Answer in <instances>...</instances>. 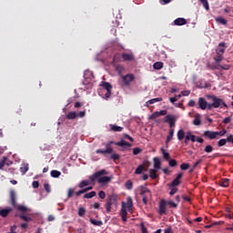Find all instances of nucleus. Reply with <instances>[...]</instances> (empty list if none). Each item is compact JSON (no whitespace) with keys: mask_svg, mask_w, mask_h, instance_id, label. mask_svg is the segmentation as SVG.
Masks as SVG:
<instances>
[{"mask_svg":"<svg viewBox=\"0 0 233 233\" xmlns=\"http://www.w3.org/2000/svg\"><path fill=\"white\" fill-rule=\"evenodd\" d=\"M122 59L124 61H134V55L128 54V53H123Z\"/></svg>","mask_w":233,"mask_h":233,"instance_id":"21","label":"nucleus"},{"mask_svg":"<svg viewBox=\"0 0 233 233\" xmlns=\"http://www.w3.org/2000/svg\"><path fill=\"white\" fill-rule=\"evenodd\" d=\"M126 188L127 190H132L133 187H134V183H132V180H127L125 184Z\"/></svg>","mask_w":233,"mask_h":233,"instance_id":"40","label":"nucleus"},{"mask_svg":"<svg viewBox=\"0 0 233 233\" xmlns=\"http://www.w3.org/2000/svg\"><path fill=\"white\" fill-rule=\"evenodd\" d=\"M177 187L171 188V190H170V192H169V194H170L171 196H174V194H177Z\"/></svg>","mask_w":233,"mask_h":233,"instance_id":"63","label":"nucleus"},{"mask_svg":"<svg viewBox=\"0 0 233 233\" xmlns=\"http://www.w3.org/2000/svg\"><path fill=\"white\" fill-rule=\"evenodd\" d=\"M98 198H100V199H105V198H106V193H105V191H99Z\"/></svg>","mask_w":233,"mask_h":233,"instance_id":"54","label":"nucleus"},{"mask_svg":"<svg viewBox=\"0 0 233 233\" xmlns=\"http://www.w3.org/2000/svg\"><path fill=\"white\" fill-rule=\"evenodd\" d=\"M177 161H176V159L169 160V167H177Z\"/></svg>","mask_w":233,"mask_h":233,"instance_id":"56","label":"nucleus"},{"mask_svg":"<svg viewBox=\"0 0 233 233\" xmlns=\"http://www.w3.org/2000/svg\"><path fill=\"white\" fill-rule=\"evenodd\" d=\"M142 151H143V150H142L141 148H139V147H135V148L133 149V154H134V156H137V154H141Z\"/></svg>","mask_w":233,"mask_h":233,"instance_id":"52","label":"nucleus"},{"mask_svg":"<svg viewBox=\"0 0 233 233\" xmlns=\"http://www.w3.org/2000/svg\"><path fill=\"white\" fill-rule=\"evenodd\" d=\"M44 188L46 192L50 193V184L44 185Z\"/></svg>","mask_w":233,"mask_h":233,"instance_id":"62","label":"nucleus"},{"mask_svg":"<svg viewBox=\"0 0 233 233\" xmlns=\"http://www.w3.org/2000/svg\"><path fill=\"white\" fill-rule=\"evenodd\" d=\"M167 114H168L167 110L156 111L149 116V119L151 120L157 119V117H159L160 116H167Z\"/></svg>","mask_w":233,"mask_h":233,"instance_id":"12","label":"nucleus"},{"mask_svg":"<svg viewBox=\"0 0 233 233\" xmlns=\"http://www.w3.org/2000/svg\"><path fill=\"white\" fill-rule=\"evenodd\" d=\"M110 128H111L112 132H122V130H123V127H119L116 125H110Z\"/></svg>","mask_w":233,"mask_h":233,"instance_id":"27","label":"nucleus"},{"mask_svg":"<svg viewBox=\"0 0 233 233\" xmlns=\"http://www.w3.org/2000/svg\"><path fill=\"white\" fill-rule=\"evenodd\" d=\"M15 230H17V226H15V225L11 226L9 233H17V232H15Z\"/></svg>","mask_w":233,"mask_h":233,"instance_id":"59","label":"nucleus"},{"mask_svg":"<svg viewBox=\"0 0 233 233\" xmlns=\"http://www.w3.org/2000/svg\"><path fill=\"white\" fill-rule=\"evenodd\" d=\"M7 160H8V158L6 157H5L3 158V160H1V162H0V170H3V168H5V165H6Z\"/></svg>","mask_w":233,"mask_h":233,"instance_id":"46","label":"nucleus"},{"mask_svg":"<svg viewBox=\"0 0 233 233\" xmlns=\"http://www.w3.org/2000/svg\"><path fill=\"white\" fill-rule=\"evenodd\" d=\"M181 170H188L190 168V164L188 163H183L180 166Z\"/></svg>","mask_w":233,"mask_h":233,"instance_id":"48","label":"nucleus"},{"mask_svg":"<svg viewBox=\"0 0 233 233\" xmlns=\"http://www.w3.org/2000/svg\"><path fill=\"white\" fill-rule=\"evenodd\" d=\"M12 210H13L12 208H0L1 218H8Z\"/></svg>","mask_w":233,"mask_h":233,"instance_id":"17","label":"nucleus"},{"mask_svg":"<svg viewBox=\"0 0 233 233\" xmlns=\"http://www.w3.org/2000/svg\"><path fill=\"white\" fill-rule=\"evenodd\" d=\"M59 176H61V173L57 170H52L51 171V177H59Z\"/></svg>","mask_w":233,"mask_h":233,"instance_id":"51","label":"nucleus"},{"mask_svg":"<svg viewBox=\"0 0 233 233\" xmlns=\"http://www.w3.org/2000/svg\"><path fill=\"white\" fill-rule=\"evenodd\" d=\"M219 70H230V66L228 65L218 66Z\"/></svg>","mask_w":233,"mask_h":233,"instance_id":"55","label":"nucleus"},{"mask_svg":"<svg viewBox=\"0 0 233 233\" xmlns=\"http://www.w3.org/2000/svg\"><path fill=\"white\" fill-rule=\"evenodd\" d=\"M227 139L222 138L218 141V147H225V145H227Z\"/></svg>","mask_w":233,"mask_h":233,"instance_id":"53","label":"nucleus"},{"mask_svg":"<svg viewBox=\"0 0 233 233\" xmlns=\"http://www.w3.org/2000/svg\"><path fill=\"white\" fill-rule=\"evenodd\" d=\"M106 174H108V172H106V170L101 169V170L96 172L95 174L91 175L89 177V179L92 183H94V181H96V179H98V183H100L102 185H106V183H110V181H111L110 177H101V176H106Z\"/></svg>","mask_w":233,"mask_h":233,"instance_id":"1","label":"nucleus"},{"mask_svg":"<svg viewBox=\"0 0 233 233\" xmlns=\"http://www.w3.org/2000/svg\"><path fill=\"white\" fill-rule=\"evenodd\" d=\"M110 159L113 161H119V159H121V156H119V154L113 153L110 156Z\"/></svg>","mask_w":233,"mask_h":233,"instance_id":"37","label":"nucleus"},{"mask_svg":"<svg viewBox=\"0 0 233 233\" xmlns=\"http://www.w3.org/2000/svg\"><path fill=\"white\" fill-rule=\"evenodd\" d=\"M90 185L89 180H82L80 184L78 185L79 188H85V187H88Z\"/></svg>","mask_w":233,"mask_h":233,"instance_id":"35","label":"nucleus"},{"mask_svg":"<svg viewBox=\"0 0 233 233\" xmlns=\"http://www.w3.org/2000/svg\"><path fill=\"white\" fill-rule=\"evenodd\" d=\"M140 190V196H142V202L144 205H148V198L152 197V193L150 192V189H148L145 186L139 187Z\"/></svg>","mask_w":233,"mask_h":233,"instance_id":"7","label":"nucleus"},{"mask_svg":"<svg viewBox=\"0 0 233 233\" xmlns=\"http://www.w3.org/2000/svg\"><path fill=\"white\" fill-rule=\"evenodd\" d=\"M229 179L228 178H222L220 180V187H228V183H229Z\"/></svg>","mask_w":233,"mask_h":233,"instance_id":"34","label":"nucleus"},{"mask_svg":"<svg viewBox=\"0 0 233 233\" xmlns=\"http://www.w3.org/2000/svg\"><path fill=\"white\" fill-rule=\"evenodd\" d=\"M96 191H91V192H89V193L85 194V195H84V198H85L86 199H92V198H96Z\"/></svg>","mask_w":233,"mask_h":233,"instance_id":"30","label":"nucleus"},{"mask_svg":"<svg viewBox=\"0 0 233 233\" xmlns=\"http://www.w3.org/2000/svg\"><path fill=\"white\" fill-rule=\"evenodd\" d=\"M144 170H145V166L140 165L136 169L135 174H137V175L142 174Z\"/></svg>","mask_w":233,"mask_h":233,"instance_id":"38","label":"nucleus"},{"mask_svg":"<svg viewBox=\"0 0 233 233\" xmlns=\"http://www.w3.org/2000/svg\"><path fill=\"white\" fill-rule=\"evenodd\" d=\"M175 26H183V25H187V19L185 18H177L174 20Z\"/></svg>","mask_w":233,"mask_h":233,"instance_id":"19","label":"nucleus"},{"mask_svg":"<svg viewBox=\"0 0 233 233\" xmlns=\"http://www.w3.org/2000/svg\"><path fill=\"white\" fill-rule=\"evenodd\" d=\"M164 233H172V228L171 227H168L167 228H166L164 230Z\"/></svg>","mask_w":233,"mask_h":233,"instance_id":"64","label":"nucleus"},{"mask_svg":"<svg viewBox=\"0 0 233 233\" xmlns=\"http://www.w3.org/2000/svg\"><path fill=\"white\" fill-rule=\"evenodd\" d=\"M201 5H203L205 10H210V6L208 5V0H200Z\"/></svg>","mask_w":233,"mask_h":233,"instance_id":"41","label":"nucleus"},{"mask_svg":"<svg viewBox=\"0 0 233 233\" xmlns=\"http://www.w3.org/2000/svg\"><path fill=\"white\" fill-rule=\"evenodd\" d=\"M154 168L156 170L161 168V160H159V157H154Z\"/></svg>","mask_w":233,"mask_h":233,"instance_id":"22","label":"nucleus"},{"mask_svg":"<svg viewBox=\"0 0 233 233\" xmlns=\"http://www.w3.org/2000/svg\"><path fill=\"white\" fill-rule=\"evenodd\" d=\"M161 152L163 154L164 159H166V161H168L170 159V154H168V152H167L164 147H161Z\"/></svg>","mask_w":233,"mask_h":233,"instance_id":"31","label":"nucleus"},{"mask_svg":"<svg viewBox=\"0 0 233 233\" xmlns=\"http://www.w3.org/2000/svg\"><path fill=\"white\" fill-rule=\"evenodd\" d=\"M198 106L201 110H207L208 108V103L204 97L198 98Z\"/></svg>","mask_w":233,"mask_h":233,"instance_id":"14","label":"nucleus"},{"mask_svg":"<svg viewBox=\"0 0 233 233\" xmlns=\"http://www.w3.org/2000/svg\"><path fill=\"white\" fill-rule=\"evenodd\" d=\"M85 214H86V209H85V208H78V216L80 218H85Z\"/></svg>","mask_w":233,"mask_h":233,"instance_id":"39","label":"nucleus"},{"mask_svg":"<svg viewBox=\"0 0 233 233\" xmlns=\"http://www.w3.org/2000/svg\"><path fill=\"white\" fill-rule=\"evenodd\" d=\"M226 48L227 46L225 42L218 44L216 49L217 56L214 57V61H216V63H221L223 61V54H225Z\"/></svg>","mask_w":233,"mask_h":233,"instance_id":"6","label":"nucleus"},{"mask_svg":"<svg viewBox=\"0 0 233 233\" xmlns=\"http://www.w3.org/2000/svg\"><path fill=\"white\" fill-rule=\"evenodd\" d=\"M163 66H164L163 62H156L153 65V67H154L155 70H161V68H163Z\"/></svg>","mask_w":233,"mask_h":233,"instance_id":"32","label":"nucleus"},{"mask_svg":"<svg viewBox=\"0 0 233 233\" xmlns=\"http://www.w3.org/2000/svg\"><path fill=\"white\" fill-rule=\"evenodd\" d=\"M159 101H163V98L157 97V98L150 99L147 102H146V105L147 106H148V105H154L155 103H159Z\"/></svg>","mask_w":233,"mask_h":233,"instance_id":"23","label":"nucleus"},{"mask_svg":"<svg viewBox=\"0 0 233 233\" xmlns=\"http://www.w3.org/2000/svg\"><path fill=\"white\" fill-rule=\"evenodd\" d=\"M166 205H169V207H172V208H177V204L172 200L167 201Z\"/></svg>","mask_w":233,"mask_h":233,"instance_id":"50","label":"nucleus"},{"mask_svg":"<svg viewBox=\"0 0 233 233\" xmlns=\"http://www.w3.org/2000/svg\"><path fill=\"white\" fill-rule=\"evenodd\" d=\"M149 177H151V179H157V170L156 169H149Z\"/></svg>","mask_w":233,"mask_h":233,"instance_id":"26","label":"nucleus"},{"mask_svg":"<svg viewBox=\"0 0 233 233\" xmlns=\"http://www.w3.org/2000/svg\"><path fill=\"white\" fill-rule=\"evenodd\" d=\"M181 177H183V173L177 174V177L171 182L170 187H178L181 184Z\"/></svg>","mask_w":233,"mask_h":233,"instance_id":"16","label":"nucleus"},{"mask_svg":"<svg viewBox=\"0 0 233 233\" xmlns=\"http://www.w3.org/2000/svg\"><path fill=\"white\" fill-rule=\"evenodd\" d=\"M225 134H227V131H205L203 136L208 139H218V137H221V136H225Z\"/></svg>","mask_w":233,"mask_h":233,"instance_id":"8","label":"nucleus"},{"mask_svg":"<svg viewBox=\"0 0 233 233\" xmlns=\"http://www.w3.org/2000/svg\"><path fill=\"white\" fill-rule=\"evenodd\" d=\"M217 23H219L220 25H227V20L223 17H218L216 18Z\"/></svg>","mask_w":233,"mask_h":233,"instance_id":"47","label":"nucleus"},{"mask_svg":"<svg viewBox=\"0 0 233 233\" xmlns=\"http://www.w3.org/2000/svg\"><path fill=\"white\" fill-rule=\"evenodd\" d=\"M197 137L195 135H192L191 133H187L186 136L185 143L186 145H188V141H192V143H196Z\"/></svg>","mask_w":233,"mask_h":233,"instance_id":"18","label":"nucleus"},{"mask_svg":"<svg viewBox=\"0 0 233 233\" xmlns=\"http://www.w3.org/2000/svg\"><path fill=\"white\" fill-rule=\"evenodd\" d=\"M114 149L110 147H107L106 149H97L96 154H102V156H106L108 154H112Z\"/></svg>","mask_w":233,"mask_h":233,"instance_id":"15","label":"nucleus"},{"mask_svg":"<svg viewBox=\"0 0 233 233\" xmlns=\"http://www.w3.org/2000/svg\"><path fill=\"white\" fill-rule=\"evenodd\" d=\"M89 76H92V73L90 72V70L85 71L84 77L86 79L88 78Z\"/></svg>","mask_w":233,"mask_h":233,"instance_id":"60","label":"nucleus"},{"mask_svg":"<svg viewBox=\"0 0 233 233\" xmlns=\"http://www.w3.org/2000/svg\"><path fill=\"white\" fill-rule=\"evenodd\" d=\"M102 86L106 91L105 96H106V98L108 99V97H110L112 94V84L108 82H102Z\"/></svg>","mask_w":233,"mask_h":233,"instance_id":"11","label":"nucleus"},{"mask_svg":"<svg viewBox=\"0 0 233 233\" xmlns=\"http://www.w3.org/2000/svg\"><path fill=\"white\" fill-rule=\"evenodd\" d=\"M193 125H195V127L201 126V114L198 113L195 115Z\"/></svg>","mask_w":233,"mask_h":233,"instance_id":"20","label":"nucleus"},{"mask_svg":"<svg viewBox=\"0 0 233 233\" xmlns=\"http://www.w3.org/2000/svg\"><path fill=\"white\" fill-rule=\"evenodd\" d=\"M22 174H26L28 172V166H25L24 167H21Z\"/></svg>","mask_w":233,"mask_h":233,"instance_id":"61","label":"nucleus"},{"mask_svg":"<svg viewBox=\"0 0 233 233\" xmlns=\"http://www.w3.org/2000/svg\"><path fill=\"white\" fill-rule=\"evenodd\" d=\"M32 187L33 188H39V181H36V180L33 181Z\"/></svg>","mask_w":233,"mask_h":233,"instance_id":"57","label":"nucleus"},{"mask_svg":"<svg viewBox=\"0 0 233 233\" xmlns=\"http://www.w3.org/2000/svg\"><path fill=\"white\" fill-rule=\"evenodd\" d=\"M136 79L133 74H127L126 76H122V82L124 86H128L132 81Z\"/></svg>","mask_w":233,"mask_h":233,"instance_id":"10","label":"nucleus"},{"mask_svg":"<svg viewBox=\"0 0 233 233\" xmlns=\"http://www.w3.org/2000/svg\"><path fill=\"white\" fill-rule=\"evenodd\" d=\"M10 199H11V205L12 207H15L16 201H15V191H10Z\"/></svg>","mask_w":233,"mask_h":233,"instance_id":"25","label":"nucleus"},{"mask_svg":"<svg viewBox=\"0 0 233 233\" xmlns=\"http://www.w3.org/2000/svg\"><path fill=\"white\" fill-rule=\"evenodd\" d=\"M230 121H232V118H230V116H227L226 118H224L223 123L225 125H228V123H230Z\"/></svg>","mask_w":233,"mask_h":233,"instance_id":"58","label":"nucleus"},{"mask_svg":"<svg viewBox=\"0 0 233 233\" xmlns=\"http://www.w3.org/2000/svg\"><path fill=\"white\" fill-rule=\"evenodd\" d=\"M115 68H116V71L118 74H121L122 72H125V67L121 65H116Z\"/></svg>","mask_w":233,"mask_h":233,"instance_id":"44","label":"nucleus"},{"mask_svg":"<svg viewBox=\"0 0 233 233\" xmlns=\"http://www.w3.org/2000/svg\"><path fill=\"white\" fill-rule=\"evenodd\" d=\"M133 207H134V200H132L131 197L127 198L126 203L122 202L120 216H121L122 221H124V223H127V216H128V212H132ZM127 208L128 212H127Z\"/></svg>","mask_w":233,"mask_h":233,"instance_id":"2","label":"nucleus"},{"mask_svg":"<svg viewBox=\"0 0 233 233\" xmlns=\"http://www.w3.org/2000/svg\"><path fill=\"white\" fill-rule=\"evenodd\" d=\"M207 68H208L209 70H219V66L212 65L210 63L207 64Z\"/></svg>","mask_w":233,"mask_h":233,"instance_id":"43","label":"nucleus"},{"mask_svg":"<svg viewBox=\"0 0 233 233\" xmlns=\"http://www.w3.org/2000/svg\"><path fill=\"white\" fill-rule=\"evenodd\" d=\"M89 221H90V224L95 225V227H102L103 226V221H101V220L90 218Z\"/></svg>","mask_w":233,"mask_h":233,"instance_id":"24","label":"nucleus"},{"mask_svg":"<svg viewBox=\"0 0 233 233\" xmlns=\"http://www.w3.org/2000/svg\"><path fill=\"white\" fill-rule=\"evenodd\" d=\"M185 138V131H183V129H179L177 132V139L179 141H182V139Z\"/></svg>","mask_w":233,"mask_h":233,"instance_id":"36","label":"nucleus"},{"mask_svg":"<svg viewBox=\"0 0 233 233\" xmlns=\"http://www.w3.org/2000/svg\"><path fill=\"white\" fill-rule=\"evenodd\" d=\"M75 192H76V188H74V187L69 188L68 192H67V198L70 199V198H72V196H74Z\"/></svg>","mask_w":233,"mask_h":233,"instance_id":"49","label":"nucleus"},{"mask_svg":"<svg viewBox=\"0 0 233 233\" xmlns=\"http://www.w3.org/2000/svg\"><path fill=\"white\" fill-rule=\"evenodd\" d=\"M176 121H177V118H176V116L174 115H167L164 118V122L169 125L171 128H174V127H176Z\"/></svg>","mask_w":233,"mask_h":233,"instance_id":"9","label":"nucleus"},{"mask_svg":"<svg viewBox=\"0 0 233 233\" xmlns=\"http://www.w3.org/2000/svg\"><path fill=\"white\" fill-rule=\"evenodd\" d=\"M172 137H174V128H171L169 130V134L167 137V142L168 143V142L172 141Z\"/></svg>","mask_w":233,"mask_h":233,"instance_id":"42","label":"nucleus"},{"mask_svg":"<svg viewBox=\"0 0 233 233\" xmlns=\"http://www.w3.org/2000/svg\"><path fill=\"white\" fill-rule=\"evenodd\" d=\"M76 117H77V113H76V111L69 112L66 115V119H76Z\"/></svg>","mask_w":233,"mask_h":233,"instance_id":"33","label":"nucleus"},{"mask_svg":"<svg viewBox=\"0 0 233 233\" xmlns=\"http://www.w3.org/2000/svg\"><path fill=\"white\" fill-rule=\"evenodd\" d=\"M18 218H20V219H22V221H32V218L28 216H26V213H24V214H20L18 215Z\"/></svg>","mask_w":233,"mask_h":233,"instance_id":"29","label":"nucleus"},{"mask_svg":"<svg viewBox=\"0 0 233 233\" xmlns=\"http://www.w3.org/2000/svg\"><path fill=\"white\" fill-rule=\"evenodd\" d=\"M17 210L19 212H22V214H26V212L30 211V209H28V208H26V206H21V205L17 207Z\"/></svg>","mask_w":233,"mask_h":233,"instance_id":"28","label":"nucleus"},{"mask_svg":"<svg viewBox=\"0 0 233 233\" xmlns=\"http://www.w3.org/2000/svg\"><path fill=\"white\" fill-rule=\"evenodd\" d=\"M178 99H181V95H177L174 97H170L169 101L174 105V103H176V101H178Z\"/></svg>","mask_w":233,"mask_h":233,"instance_id":"45","label":"nucleus"},{"mask_svg":"<svg viewBox=\"0 0 233 233\" xmlns=\"http://www.w3.org/2000/svg\"><path fill=\"white\" fill-rule=\"evenodd\" d=\"M127 141H130L131 143H133L134 138L132 137L128 136L127 134H124L122 140H120L117 143L111 141L107 144V147H110V145H116V147H132V144H130L129 142H127Z\"/></svg>","mask_w":233,"mask_h":233,"instance_id":"5","label":"nucleus"},{"mask_svg":"<svg viewBox=\"0 0 233 233\" xmlns=\"http://www.w3.org/2000/svg\"><path fill=\"white\" fill-rule=\"evenodd\" d=\"M158 214H160V216L167 214V201L165 199H162L159 203Z\"/></svg>","mask_w":233,"mask_h":233,"instance_id":"13","label":"nucleus"},{"mask_svg":"<svg viewBox=\"0 0 233 233\" xmlns=\"http://www.w3.org/2000/svg\"><path fill=\"white\" fill-rule=\"evenodd\" d=\"M212 103L208 105V110H212L213 108H228L225 100L216 96L215 95L211 96Z\"/></svg>","mask_w":233,"mask_h":233,"instance_id":"3","label":"nucleus"},{"mask_svg":"<svg viewBox=\"0 0 233 233\" xmlns=\"http://www.w3.org/2000/svg\"><path fill=\"white\" fill-rule=\"evenodd\" d=\"M114 206H117V195H108L105 204L106 212L110 214V212H112V207Z\"/></svg>","mask_w":233,"mask_h":233,"instance_id":"4","label":"nucleus"}]
</instances>
